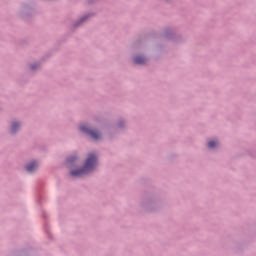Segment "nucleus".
<instances>
[{"mask_svg":"<svg viewBox=\"0 0 256 256\" xmlns=\"http://www.w3.org/2000/svg\"><path fill=\"white\" fill-rule=\"evenodd\" d=\"M95 167H97V156L95 154H89L84 167L82 169L73 170L71 175L72 177H83V175L91 173Z\"/></svg>","mask_w":256,"mask_h":256,"instance_id":"nucleus-1","label":"nucleus"},{"mask_svg":"<svg viewBox=\"0 0 256 256\" xmlns=\"http://www.w3.org/2000/svg\"><path fill=\"white\" fill-rule=\"evenodd\" d=\"M80 131L82 133H87L89 136L92 137L95 141H99L101 139V134L95 130L89 129L87 126L83 125L80 127Z\"/></svg>","mask_w":256,"mask_h":256,"instance_id":"nucleus-2","label":"nucleus"},{"mask_svg":"<svg viewBox=\"0 0 256 256\" xmlns=\"http://www.w3.org/2000/svg\"><path fill=\"white\" fill-rule=\"evenodd\" d=\"M37 167H39L37 162H31L30 164H28L26 166V171H28V173H33V171H35V169H37Z\"/></svg>","mask_w":256,"mask_h":256,"instance_id":"nucleus-3","label":"nucleus"},{"mask_svg":"<svg viewBox=\"0 0 256 256\" xmlns=\"http://www.w3.org/2000/svg\"><path fill=\"white\" fill-rule=\"evenodd\" d=\"M145 61H147V59H145L143 56H137L134 58V63H136V65H143Z\"/></svg>","mask_w":256,"mask_h":256,"instance_id":"nucleus-4","label":"nucleus"},{"mask_svg":"<svg viewBox=\"0 0 256 256\" xmlns=\"http://www.w3.org/2000/svg\"><path fill=\"white\" fill-rule=\"evenodd\" d=\"M17 129H19V123L14 122L11 127V133H15V131H17Z\"/></svg>","mask_w":256,"mask_h":256,"instance_id":"nucleus-5","label":"nucleus"},{"mask_svg":"<svg viewBox=\"0 0 256 256\" xmlns=\"http://www.w3.org/2000/svg\"><path fill=\"white\" fill-rule=\"evenodd\" d=\"M208 147L210 149H215V147H217V142H215V141L208 142Z\"/></svg>","mask_w":256,"mask_h":256,"instance_id":"nucleus-6","label":"nucleus"},{"mask_svg":"<svg viewBox=\"0 0 256 256\" xmlns=\"http://www.w3.org/2000/svg\"><path fill=\"white\" fill-rule=\"evenodd\" d=\"M74 160H75V158H69L68 163H73Z\"/></svg>","mask_w":256,"mask_h":256,"instance_id":"nucleus-7","label":"nucleus"},{"mask_svg":"<svg viewBox=\"0 0 256 256\" xmlns=\"http://www.w3.org/2000/svg\"><path fill=\"white\" fill-rule=\"evenodd\" d=\"M31 69H35V66H32Z\"/></svg>","mask_w":256,"mask_h":256,"instance_id":"nucleus-8","label":"nucleus"}]
</instances>
